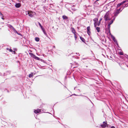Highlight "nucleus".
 <instances>
[{"instance_id":"obj_1","label":"nucleus","mask_w":128,"mask_h":128,"mask_svg":"<svg viewBox=\"0 0 128 128\" xmlns=\"http://www.w3.org/2000/svg\"><path fill=\"white\" fill-rule=\"evenodd\" d=\"M121 8L117 9L116 12H114V16L116 17L122 11V10H120Z\"/></svg>"},{"instance_id":"obj_2","label":"nucleus","mask_w":128,"mask_h":128,"mask_svg":"<svg viewBox=\"0 0 128 128\" xmlns=\"http://www.w3.org/2000/svg\"><path fill=\"white\" fill-rule=\"evenodd\" d=\"M30 54L32 57L34 58L36 60H40V58L34 55V54L31 53H29Z\"/></svg>"},{"instance_id":"obj_3","label":"nucleus","mask_w":128,"mask_h":128,"mask_svg":"<svg viewBox=\"0 0 128 128\" xmlns=\"http://www.w3.org/2000/svg\"><path fill=\"white\" fill-rule=\"evenodd\" d=\"M104 18L106 21L110 20V19L109 17L108 14V13H106L105 14L104 16Z\"/></svg>"},{"instance_id":"obj_4","label":"nucleus","mask_w":128,"mask_h":128,"mask_svg":"<svg viewBox=\"0 0 128 128\" xmlns=\"http://www.w3.org/2000/svg\"><path fill=\"white\" fill-rule=\"evenodd\" d=\"M98 20V19L97 18H95L93 20L94 21V24L95 27H96V26H97V21Z\"/></svg>"},{"instance_id":"obj_5","label":"nucleus","mask_w":128,"mask_h":128,"mask_svg":"<svg viewBox=\"0 0 128 128\" xmlns=\"http://www.w3.org/2000/svg\"><path fill=\"white\" fill-rule=\"evenodd\" d=\"M35 13L31 11L29 14H28L29 16L30 17H32L33 16V15L35 14Z\"/></svg>"},{"instance_id":"obj_6","label":"nucleus","mask_w":128,"mask_h":128,"mask_svg":"<svg viewBox=\"0 0 128 128\" xmlns=\"http://www.w3.org/2000/svg\"><path fill=\"white\" fill-rule=\"evenodd\" d=\"M87 32L88 34L90 35V26H88L87 28Z\"/></svg>"},{"instance_id":"obj_7","label":"nucleus","mask_w":128,"mask_h":128,"mask_svg":"<svg viewBox=\"0 0 128 128\" xmlns=\"http://www.w3.org/2000/svg\"><path fill=\"white\" fill-rule=\"evenodd\" d=\"M41 112V110L40 109H38L36 110H34V113L36 114H37L38 113L40 112Z\"/></svg>"},{"instance_id":"obj_8","label":"nucleus","mask_w":128,"mask_h":128,"mask_svg":"<svg viewBox=\"0 0 128 128\" xmlns=\"http://www.w3.org/2000/svg\"><path fill=\"white\" fill-rule=\"evenodd\" d=\"M21 6L20 4V3L16 4L15 5V7L16 8H20Z\"/></svg>"},{"instance_id":"obj_9","label":"nucleus","mask_w":128,"mask_h":128,"mask_svg":"<svg viewBox=\"0 0 128 128\" xmlns=\"http://www.w3.org/2000/svg\"><path fill=\"white\" fill-rule=\"evenodd\" d=\"M8 26L11 29L13 30H15V28L13 27V26L11 25L8 24Z\"/></svg>"},{"instance_id":"obj_10","label":"nucleus","mask_w":128,"mask_h":128,"mask_svg":"<svg viewBox=\"0 0 128 128\" xmlns=\"http://www.w3.org/2000/svg\"><path fill=\"white\" fill-rule=\"evenodd\" d=\"M110 24H108V32H109V33L110 34Z\"/></svg>"},{"instance_id":"obj_11","label":"nucleus","mask_w":128,"mask_h":128,"mask_svg":"<svg viewBox=\"0 0 128 128\" xmlns=\"http://www.w3.org/2000/svg\"><path fill=\"white\" fill-rule=\"evenodd\" d=\"M72 32L73 34H75L76 32L74 28H72L71 29Z\"/></svg>"},{"instance_id":"obj_12","label":"nucleus","mask_w":128,"mask_h":128,"mask_svg":"<svg viewBox=\"0 0 128 128\" xmlns=\"http://www.w3.org/2000/svg\"><path fill=\"white\" fill-rule=\"evenodd\" d=\"M102 20V18H101L100 19V20H99V21L98 22H97V26H100V22Z\"/></svg>"},{"instance_id":"obj_13","label":"nucleus","mask_w":128,"mask_h":128,"mask_svg":"<svg viewBox=\"0 0 128 128\" xmlns=\"http://www.w3.org/2000/svg\"><path fill=\"white\" fill-rule=\"evenodd\" d=\"M107 125L106 124H103L101 125V126L102 128H105L106 126Z\"/></svg>"},{"instance_id":"obj_14","label":"nucleus","mask_w":128,"mask_h":128,"mask_svg":"<svg viewBox=\"0 0 128 128\" xmlns=\"http://www.w3.org/2000/svg\"><path fill=\"white\" fill-rule=\"evenodd\" d=\"M35 40L36 41L38 42L40 40V38H39L36 37L35 38Z\"/></svg>"},{"instance_id":"obj_15","label":"nucleus","mask_w":128,"mask_h":128,"mask_svg":"<svg viewBox=\"0 0 128 128\" xmlns=\"http://www.w3.org/2000/svg\"><path fill=\"white\" fill-rule=\"evenodd\" d=\"M34 76V74L33 73H32L31 74H30L29 75V77L30 78H31L32 77Z\"/></svg>"},{"instance_id":"obj_16","label":"nucleus","mask_w":128,"mask_h":128,"mask_svg":"<svg viewBox=\"0 0 128 128\" xmlns=\"http://www.w3.org/2000/svg\"><path fill=\"white\" fill-rule=\"evenodd\" d=\"M80 40L82 41L83 42H84L85 41V39L81 37V36L80 37Z\"/></svg>"},{"instance_id":"obj_17","label":"nucleus","mask_w":128,"mask_h":128,"mask_svg":"<svg viewBox=\"0 0 128 128\" xmlns=\"http://www.w3.org/2000/svg\"><path fill=\"white\" fill-rule=\"evenodd\" d=\"M96 29L97 30V32H99L100 31V28L99 27H96Z\"/></svg>"},{"instance_id":"obj_18","label":"nucleus","mask_w":128,"mask_h":128,"mask_svg":"<svg viewBox=\"0 0 128 128\" xmlns=\"http://www.w3.org/2000/svg\"><path fill=\"white\" fill-rule=\"evenodd\" d=\"M62 18L64 19H67L68 18V17L65 16H62Z\"/></svg>"},{"instance_id":"obj_19","label":"nucleus","mask_w":128,"mask_h":128,"mask_svg":"<svg viewBox=\"0 0 128 128\" xmlns=\"http://www.w3.org/2000/svg\"><path fill=\"white\" fill-rule=\"evenodd\" d=\"M122 3H119V4H118L117 5V8H118V7H119V6H120L121 5H122Z\"/></svg>"},{"instance_id":"obj_20","label":"nucleus","mask_w":128,"mask_h":128,"mask_svg":"<svg viewBox=\"0 0 128 128\" xmlns=\"http://www.w3.org/2000/svg\"><path fill=\"white\" fill-rule=\"evenodd\" d=\"M65 6L66 7H70L71 6V5L69 4H66L65 5Z\"/></svg>"},{"instance_id":"obj_21","label":"nucleus","mask_w":128,"mask_h":128,"mask_svg":"<svg viewBox=\"0 0 128 128\" xmlns=\"http://www.w3.org/2000/svg\"><path fill=\"white\" fill-rule=\"evenodd\" d=\"M31 11H26V14H28V15L31 12Z\"/></svg>"},{"instance_id":"obj_22","label":"nucleus","mask_w":128,"mask_h":128,"mask_svg":"<svg viewBox=\"0 0 128 128\" xmlns=\"http://www.w3.org/2000/svg\"><path fill=\"white\" fill-rule=\"evenodd\" d=\"M111 37L112 38V40H114V39L115 38L114 37V36H113V35H111Z\"/></svg>"},{"instance_id":"obj_23","label":"nucleus","mask_w":128,"mask_h":128,"mask_svg":"<svg viewBox=\"0 0 128 128\" xmlns=\"http://www.w3.org/2000/svg\"><path fill=\"white\" fill-rule=\"evenodd\" d=\"M113 22V20H111L108 23V24H110V25H111L112 24V23Z\"/></svg>"},{"instance_id":"obj_24","label":"nucleus","mask_w":128,"mask_h":128,"mask_svg":"<svg viewBox=\"0 0 128 128\" xmlns=\"http://www.w3.org/2000/svg\"><path fill=\"white\" fill-rule=\"evenodd\" d=\"M44 33V34L46 36H47V34H46V32L44 30V31H43Z\"/></svg>"},{"instance_id":"obj_25","label":"nucleus","mask_w":128,"mask_h":128,"mask_svg":"<svg viewBox=\"0 0 128 128\" xmlns=\"http://www.w3.org/2000/svg\"><path fill=\"white\" fill-rule=\"evenodd\" d=\"M74 37L77 36V35H79L78 34H77L76 32L75 34H74Z\"/></svg>"},{"instance_id":"obj_26","label":"nucleus","mask_w":128,"mask_h":128,"mask_svg":"<svg viewBox=\"0 0 128 128\" xmlns=\"http://www.w3.org/2000/svg\"><path fill=\"white\" fill-rule=\"evenodd\" d=\"M103 124H106L107 125V122L106 121L103 122Z\"/></svg>"},{"instance_id":"obj_27","label":"nucleus","mask_w":128,"mask_h":128,"mask_svg":"<svg viewBox=\"0 0 128 128\" xmlns=\"http://www.w3.org/2000/svg\"><path fill=\"white\" fill-rule=\"evenodd\" d=\"M128 6V3L127 4H125L124 7H126Z\"/></svg>"},{"instance_id":"obj_28","label":"nucleus","mask_w":128,"mask_h":128,"mask_svg":"<svg viewBox=\"0 0 128 128\" xmlns=\"http://www.w3.org/2000/svg\"><path fill=\"white\" fill-rule=\"evenodd\" d=\"M126 2V1H125V0H124V1H122V2H121V3H122V4L125 3Z\"/></svg>"},{"instance_id":"obj_29","label":"nucleus","mask_w":128,"mask_h":128,"mask_svg":"<svg viewBox=\"0 0 128 128\" xmlns=\"http://www.w3.org/2000/svg\"><path fill=\"white\" fill-rule=\"evenodd\" d=\"M13 30L14 31V32L16 33L17 34H18V32L15 29V30Z\"/></svg>"},{"instance_id":"obj_30","label":"nucleus","mask_w":128,"mask_h":128,"mask_svg":"<svg viewBox=\"0 0 128 128\" xmlns=\"http://www.w3.org/2000/svg\"><path fill=\"white\" fill-rule=\"evenodd\" d=\"M113 40H114V42L117 43V40L115 38Z\"/></svg>"},{"instance_id":"obj_31","label":"nucleus","mask_w":128,"mask_h":128,"mask_svg":"<svg viewBox=\"0 0 128 128\" xmlns=\"http://www.w3.org/2000/svg\"><path fill=\"white\" fill-rule=\"evenodd\" d=\"M116 18V17L115 16V17H114L112 19V20H113V22L115 20Z\"/></svg>"},{"instance_id":"obj_32","label":"nucleus","mask_w":128,"mask_h":128,"mask_svg":"<svg viewBox=\"0 0 128 128\" xmlns=\"http://www.w3.org/2000/svg\"><path fill=\"white\" fill-rule=\"evenodd\" d=\"M38 23L39 24V26H40V27H41L42 26L41 25V24L40 23V22H38Z\"/></svg>"},{"instance_id":"obj_33","label":"nucleus","mask_w":128,"mask_h":128,"mask_svg":"<svg viewBox=\"0 0 128 128\" xmlns=\"http://www.w3.org/2000/svg\"><path fill=\"white\" fill-rule=\"evenodd\" d=\"M41 29H42V32L45 30L44 28L43 27Z\"/></svg>"},{"instance_id":"obj_34","label":"nucleus","mask_w":128,"mask_h":128,"mask_svg":"<svg viewBox=\"0 0 128 128\" xmlns=\"http://www.w3.org/2000/svg\"><path fill=\"white\" fill-rule=\"evenodd\" d=\"M41 29H42V32L45 30L44 28L43 27Z\"/></svg>"},{"instance_id":"obj_35","label":"nucleus","mask_w":128,"mask_h":128,"mask_svg":"<svg viewBox=\"0 0 128 128\" xmlns=\"http://www.w3.org/2000/svg\"><path fill=\"white\" fill-rule=\"evenodd\" d=\"M86 97L88 99V100L90 101V102L92 103V104H93L92 102L91 101V100L88 97H86Z\"/></svg>"},{"instance_id":"obj_36","label":"nucleus","mask_w":128,"mask_h":128,"mask_svg":"<svg viewBox=\"0 0 128 128\" xmlns=\"http://www.w3.org/2000/svg\"><path fill=\"white\" fill-rule=\"evenodd\" d=\"M9 50V51L10 52H13V50L12 49H10Z\"/></svg>"},{"instance_id":"obj_37","label":"nucleus","mask_w":128,"mask_h":128,"mask_svg":"<svg viewBox=\"0 0 128 128\" xmlns=\"http://www.w3.org/2000/svg\"><path fill=\"white\" fill-rule=\"evenodd\" d=\"M74 38H75V40H76V39L77 38V36H74Z\"/></svg>"},{"instance_id":"obj_38","label":"nucleus","mask_w":128,"mask_h":128,"mask_svg":"<svg viewBox=\"0 0 128 128\" xmlns=\"http://www.w3.org/2000/svg\"><path fill=\"white\" fill-rule=\"evenodd\" d=\"M40 61H42H42H43V62H44V60H43L41 58H40Z\"/></svg>"},{"instance_id":"obj_39","label":"nucleus","mask_w":128,"mask_h":128,"mask_svg":"<svg viewBox=\"0 0 128 128\" xmlns=\"http://www.w3.org/2000/svg\"><path fill=\"white\" fill-rule=\"evenodd\" d=\"M2 18L3 19V20H4V18H3V17H4V16L3 15H2Z\"/></svg>"},{"instance_id":"obj_40","label":"nucleus","mask_w":128,"mask_h":128,"mask_svg":"<svg viewBox=\"0 0 128 128\" xmlns=\"http://www.w3.org/2000/svg\"><path fill=\"white\" fill-rule=\"evenodd\" d=\"M111 128H115L114 126H112L111 127Z\"/></svg>"},{"instance_id":"obj_41","label":"nucleus","mask_w":128,"mask_h":128,"mask_svg":"<svg viewBox=\"0 0 128 128\" xmlns=\"http://www.w3.org/2000/svg\"><path fill=\"white\" fill-rule=\"evenodd\" d=\"M0 15L1 16H2L3 15L0 12Z\"/></svg>"},{"instance_id":"obj_42","label":"nucleus","mask_w":128,"mask_h":128,"mask_svg":"<svg viewBox=\"0 0 128 128\" xmlns=\"http://www.w3.org/2000/svg\"><path fill=\"white\" fill-rule=\"evenodd\" d=\"M120 55H123V54H122V52H120Z\"/></svg>"},{"instance_id":"obj_43","label":"nucleus","mask_w":128,"mask_h":128,"mask_svg":"<svg viewBox=\"0 0 128 128\" xmlns=\"http://www.w3.org/2000/svg\"><path fill=\"white\" fill-rule=\"evenodd\" d=\"M7 72H8V73L9 74H10V71H8Z\"/></svg>"},{"instance_id":"obj_44","label":"nucleus","mask_w":128,"mask_h":128,"mask_svg":"<svg viewBox=\"0 0 128 128\" xmlns=\"http://www.w3.org/2000/svg\"><path fill=\"white\" fill-rule=\"evenodd\" d=\"M18 34L20 35H21V36L22 35L20 33H18Z\"/></svg>"},{"instance_id":"obj_45","label":"nucleus","mask_w":128,"mask_h":128,"mask_svg":"<svg viewBox=\"0 0 128 128\" xmlns=\"http://www.w3.org/2000/svg\"><path fill=\"white\" fill-rule=\"evenodd\" d=\"M87 58H83L82 59V60L86 59H87Z\"/></svg>"},{"instance_id":"obj_46","label":"nucleus","mask_w":128,"mask_h":128,"mask_svg":"<svg viewBox=\"0 0 128 128\" xmlns=\"http://www.w3.org/2000/svg\"><path fill=\"white\" fill-rule=\"evenodd\" d=\"M125 1H126V2H128V0H125Z\"/></svg>"},{"instance_id":"obj_47","label":"nucleus","mask_w":128,"mask_h":128,"mask_svg":"<svg viewBox=\"0 0 128 128\" xmlns=\"http://www.w3.org/2000/svg\"><path fill=\"white\" fill-rule=\"evenodd\" d=\"M13 52H14V54H15V53H16V52H15L14 51H13Z\"/></svg>"},{"instance_id":"obj_48","label":"nucleus","mask_w":128,"mask_h":128,"mask_svg":"<svg viewBox=\"0 0 128 128\" xmlns=\"http://www.w3.org/2000/svg\"><path fill=\"white\" fill-rule=\"evenodd\" d=\"M6 49H7V50H9V48H6Z\"/></svg>"},{"instance_id":"obj_49","label":"nucleus","mask_w":128,"mask_h":128,"mask_svg":"<svg viewBox=\"0 0 128 128\" xmlns=\"http://www.w3.org/2000/svg\"><path fill=\"white\" fill-rule=\"evenodd\" d=\"M40 27L41 28V29L43 27V26H41Z\"/></svg>"},{"instance_id":"obj_50","label":"nucleus","mask_w":128,"mask_h":128,"mask_svg":"<svg viewBox=\"0 0 128 128\" xmlns=\"http://www.w3.org/2000/svg\"><path fill=\"white\" fill-rule=\"evenodd\" d=\"M126 56H127V58H128V56L127 55H126Z\"/></svg>"},{"instance_id":"obj_51","label":"nucleus","mask_w":128,"mask_h":128,"mask_svg":"<svg viewBox=\"0 0 128 128\" xmlns=\"http://www.w3.org/2000/svg\"><path fill=\"white\" fill-rule=\"evenodd\" d=\"M53 47H54V48H55V46H53Z\"/></svg>"},{"instance_id":"obj_52","label":"nucleus","mask_w":128,"mask_h":128,"mask_svg":"<svg viewBox=\"0 0 128 128\" xmlns=\"http://www.w3.org/2000/svg\"><path fill=\"white\" fill-rule=\"evenodd\" d=\"M96 0V1H98V0Z\"/></svg>"},{"instance_id":"obj_53","label":"nucleus","mask_w":128,"mask_h":128,"mask_svg":"<svg viewBox=\"0 0 128 128\" xmlns=\"http://www.w3.org/2000/svg\"><path fill=\"white\" fill-rule=\"evenodd\" d=\"M74 95H76V96H77V95H76V94H74Z\"/></svg>"},{"instance_id":"obj_54","label":"nucleus","mask_w":128,"mask_h":128,"mask_svg":"<svg viewBox=\"0 0 128 128\" xmlns=\"http://www.w3.org/2000/svg\"><path fill=\"white\" fill-rule=\"evenodd\" d=\"M74 90H75V88H74Z\"/></svg>"},{"instance_id":"obj_55","label":"nucleus","mask_w":128,"mask_h":128,"mask_svg":"<svg viewBox=\"0 0 128 128\" xmlns=\"http://www.w3.org/2000/svg\"><path fill=\"white\" fill-rule=\"evenodd\" d=\"M45 0V1H46V0Z\"/></svg>"}]
</instances>
